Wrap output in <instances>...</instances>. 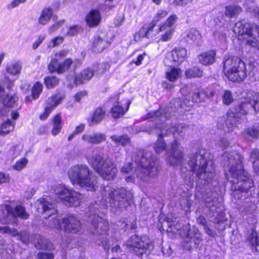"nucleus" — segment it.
Masks as SVG:
<instances>
[{
	"label": "nucleus",
	"mask_w": 259,
	"mask_h": 259,
	"mask_svg": "<svg viewBox=\"0 0 259 259\" xmlns=\"http://www.w3.org/2000/svg\"><path fill=\"white\" fill-rule=\"evenodd\" d=\"M178 132L174 133L175 140L171 146L170 164L173 166H181L182 177L185 182L192 188L197 179L204 184L210 183L214 177V167L207 159L208 153L204 149H200L189 156L187 162H183V153L180 148V141L184 138L188 130L186 125H180L174 128Z\"/></svg>",
	"instance_id": "f257e3e1"
},
{
	"label": "nucleus",
	"mask_w": 259,
	"mask_h": 259,
	"mask_svg": "<svg viewBox=\"0 0 259 259\" xmlns=\"http://www.w3.org/2000/svg\"><path fill=\"white\" fill-rule=\"evenodd\" d=\"M250 243L256 250L259 247V234L256 231H252L248 238Z\"/></svg>",
	"instance_id": "a19ab883"
},
{
	"label": "nucleus",
	"mask_w": 259,
	"mask_h": 259,
	"mask_svg": "<svg viewBox=\"0 0 259 259\" xmlns=\"http://www.w3.org/2000/svg\"><path fill=\"white\" fill-rule=\"evenodd\" d=\"M0 232L2 233H6L10 234L13 236H16L17 235L19 236L20 239L22 240V242L24 243H26L29 241L30 239V235L26 231L21 232L20 233H18L17 231L14 228H10L7 226H0Z\"/></svg>",
	"instance_id": "412c9836"
},
{
	"label": "nucleus",
	"mask_w": 259,
	"mask_h": 259,
	"mask_svg": "<svg viewBox=\"0 0 259 259\" xmlns=\"http://www.w3.org/2000/svg\"><path fill=\"white\" fill-rule=\"evenodd\" d=\"M59 83V79L55 76H48L45 79V84L47 88L51 89Z\"/></svg>",
	"instance_id": "a18cd8bd"
},
{
	"label": "nucleus",
	"mask_w": 259,
	"mask_h": 259,
	"mask_svg": "<svg viewBox=\"0 0 259 259\" xmlns=\"http://www.w3.org/2000/svg\"><path fill=\"white\" fill-rule=\"evenodd\" d=\"M27 163L28 160L26 158H22L15 163V164L13 166V168L17 170H21L25 167Z\"/></svg>",
	"instance_id": "5fc2aeb1"
},
{
	"label": "nucleus",
	"mask_w": 259,
	"mask_h": 259,
	"mask_svg": "<svg viewBox=\"0 0 259 259\" xmlns=\"http://www.w3.org/2000/svg\"><path fill=\"white\" fill-rule=\"evenodd\" d=\"M52 15V10L51 8H46L43 10L38 19V23L46 25L50 20Z\"/></svg>",
	"instance_id": "e433bc0d"
},
{
	"label": "nucleus",
	"mask_w": 259,
	"mask_h": 259,
	"mask_svg": "<svg viewBox=\"0 0 259 259\" xmlns=\"http://www.w3.org/2000/svg\"><path fill=\"white\" fill-rule=\"evenodd\" d=\"M167 14L168 13L166 10H160L157 12L152 21H155V23L156 24L159 21L165 17Z\"/></svg>",
	"instance_id": "6e6d98bb"
},
{
	"label": "nucleus",
	"mask_w": 259,
	"mask_h": 259,
	"mask_svg": "<svg viewBox=\"0 0 259 259\" xmlns=\"http://www.w3.org/2000/svg\"><path fill=\"white\" fill-rule=\"evenodd\" d=\"M224 72L227 77L232 81H242L246 76L244 63L236 57H225Z\"/></svg>",
	"instance_id": "1a4fd4ad"
},
{
	"label": "nucleus",
	"mask_w": 259,
	"mask_h": 259,
	"mask_svg": "<svg viewBox=\"0 0 259 259\" xmlns=\"http://www.w3.org/2000/svg\"><path fill=\"white\" fill-rule=\"evenodd\" d=\"M242 11V8L237 5H231L225 7V15L229 18L236 17Z\"/></svg>",
	"instance_id": "7c9ffc66"
},
{
	"label": "nucleus",
	"mask_w": 259,
	"mask_h": 259,
	"mask_svg": "<svg viewBox=\"0 0 259 259\" xmlns=\"http://www.w3.org/2000/svg\"><path fill=\"white\" fill-rule=\"evenodd\" d=\"M181 108H184V107L181 102L180 99L178 98L171 101L169 106L165 109H160L159 110L151 112L148 114L147 118L151 119V120L156 122V125L150 128L149 131H147V132L150 134H156L158 136L157 140L153 146L154 149L157 154H160L166 150V144L164 142L163 138L168 136L171 133L174 136V133L178 132V130L177 128L174 130V128L177 127L180 125H185L184 124H180L171 126L169 125L168 123H165L166 120L170 118L172 112L178 111ZM174 138L175 140V136H174ZM166 152L170 156L169 159L170 161L171 152V147L169 149L167 150Z\"/></svg>",
	"instance_id": "7ed1b4c3"
},
{
	"label": "nucleus",
	"mask_w": 259,
	"mask_h": 259,
	"mask_svg": "<svg viewBox=\"0 0 259 259\" xmlns=\"http://www.w3.org/2000/svg\"><path fill=\"white\" fill-rule=\"evenodd\" d=\"M95 75V70L92 68H88L79 74L76 75L75 78V83L78 85L83 83L84 82L90 80Z\"/></svg>",
	"instance_id": "b1692460"
},
{
	"label": "nucleus",
	"mask_w": 259,
	"mask_h": 259,
	"mask_svg": "<svg viewBox=\"0 0 259 259\" xmlns=\"http://www.w3.org/2000/svg\"><path fill=\"white\" fill-rule=\"evenodd\" d=\"M91 206L89 207V212H87L89 217V222L91 224L89 231L94 234L104 235L108 230V223L103 218L96 214L91 213Z\"/></svg>",
	"instance_id": "2eb2a0df"
},
{
	"label": "nucleus",
	"mask_w": 259,
	"mask_h": 259,
	"mask_svg": "<svg viewBox=\"0 0 259 259\" xmlns=\"http://www.w3.org/2000/svg\"><path fill=\"white\" fill-rule=\"evenodd\" d=\"M106 135L102 133H94L85 134L82 136V140L89 144H98L106 140Z\"/></svg>",
	"instance_id": "4be33fe9"
},
{
	"label": "nucleus",
	"mask_w": 259,
	"mask_h": 259,
	"mask_svg": "<svg viewBox=\"0 0 259 259\" xmlns=\"http://www.w3.org/2000/svg\"><path fill=\"white\" fill-rule=\"evenodd\" d=\"M43 85L39 82H36L32 89V96L33 99L35 100L38 98L42 91Z\"/></svg>",
	"instance_id": "49530a36"
},
{
	"label": "nucleus",
	"mask_w": 259,
	"mask_h": 259,
	"mask_svg": "<svg viewBox=\"0 0 259 259\" xmlns=\"http://www.w3.org/2000/svg\"><path fill=\"white\" fill-rule=\"evenodd\" d=\"M222 165L227 169L226 178L231 184V189L235 199L245 200L251 197L254 191V184L242 164V157L236 151L225 152Z\"/></svg>",
	"instance_id": "f03ea898"
},
{
	"label": "nucleus",
	"mask_w": 259,
	"mask_h": 259,
	"mask_svg": "<svg viewBox=\"0 0 259 259\" xmlns=\"http://www.w3.org/2000/svg\"><path fill=\"white\" fill-rule=\"evenodd\" d=\"M3 103L5 106L11 107L15 103L17 97L16 96L7 94L6 96L4 95L2 98Z\"/></svg>",
	"instance_id": "37998d69"
},
{
	"label": "nucleus",
	"mask_w": 259,
	"mask_h": 259,
	"mask_svg": "<svg viewBox=\"0 0 259 259\" xmlns=\"http://www.w3.org/2000/svg\"><path fill=\"white\" fill-rule=\"evenodd\" d=\"M202 70L196 67L189 68L185 72V75L188 78L200 77L202 76Z\"/></svg>",
	"instance_id": "ea45409f"
},
{
	"label": "nucleus",
	"mask_w": 259,
	"mask_h": 259,
	"mask_svg": "<svg viewBox=\"0 0 259 259\" xmlns=\"http://www.w3.org/2000/svg\"><path fill=\"white\" fill-rule=\"evenodd\" d=\"M185 39L189 44L199 45L200 42L201 35L198 31L191 29L185 37Z\"/></svg>",
	"instance_id": "cd10ccee"
},
{
	"label": "nucleus",
	"mask_w": 259,
	"mask_h": 259,
	"mask_svg": "<svg viewBox=\"0 0 259 259\" xmlns=\"http://www.w3.org/2000/svg\"><path fill=\"white\" fill-rule=\"evenodd\" d=\"M22 68V64L20 61H14L7 65L6 70L10 75L16 76L20 74Z\"/></svg>",
	"instance_id": "c756f323"
},
{
	"label": "nucleus",
	"mask_w": 259,
	"mask_h": 259,
	"mask_svg": "<svg viewBox=\"0 0 259 259\" xmlns=\"http://www.w3.org/2000/svg\"><path fill=\"white\" fill-rule=\"evenodd\" d=\"M38 259H54V255L53 253L48 252H39L37 253Z\"/></svg>",
	"instance_id": "13d9d810"
},
{
	"label": "nucleus",
	"mask_w": 259,
	"mask_h": 259,
	"mask_svg": "<svg viewBox=\"0 0 259 259\" xmlns=\"http://www.w3.org/2000/svg\"><path fill=\"white\" fill-rule=\"evenodd\" d=\"M182 71L178 68L172 67L165 72V78L171 82H175L181 76Z\"/></svg>",
	"instance_id": "2f4dec72"
},
{
	"label": "nucleus",
	"mask_w": 259,
	"mask_h": 259,
	"mask_svg": "<svg viewBox=\"0 0 259 259\" xmlns=\"http://www.w3.org/2000/svg\"><path fill=\"white\" fill-rule=\"evenodd\" d=\"M87 158L90 164L104 179L111 180L116 177V165L111 159L97 154L92 157L87 156Z\"/></svg>",
	"instance_id": "6e6552de"
},
{
	"label": "nucleus",
	"mask_w": 259,
	"mask_h": 259,
	"mask_svg": "<svg viewBox=\"0 0 259 259\" xmlns=\"http://www.w3.org/2000/svg\"><path fill=\"white\" fill-rule=\"evenodd\" d=\"M250 32V34H248L246 36L243 37L245 44L259 50V27L255 25Z\"/></svg>",
	"instance_id": "aec40b11"
},
{
	"label": "nucleus",
	"mask_w": 259,
	"mask_h": 259,
	"mask_svg": "<svg viewBox=\"0 0 259 259\" xmlns=\"http://www.w3.org/2000/svg\"><path fill=\"white\" fill-rule=\"evenodd\" d=\"M63 98L62 96L58 95L53 96L48 99L46 107H50V108L53 111L58 105L62 102Z\"/></svg>",
	"instance_id": "c9c22d12"
},
{
	"label": "nucleus",
	"mask_w": 259,
	"mask_h": 259,
	"mask_svg": "<svg viewBox=\"0 0 259 259\" xmlns=\"http://www.w3.org/2000/svg\"><path fill=\"white\" fill-rule=\"evenodd\" d=\"M106 113V109L104 107H100L97 108L91 118V122L98 124L100 123L104 118Z\"/></svg>",
	"instance_id": "f704fd0d"
},
{
	"label": "nucleus",
	"mask_w": 259,
	"mask_h": 259,
	"mask_svg": "<svg viewBox=\"0 0 259 259\" xmlns=\"http://www.w3.org/2000/svg\"><path fill=\"white\" fill-rule=\"evenodd\" d=\"M254 111H259V93L254 92H249L248 97L234 109V111L228 113V117L225 124L221 128L225 132L232 131L237 124L240 122L242 115H246L250 108Z\"/></svg>",
	"instance_id": "39448f33"
},
{
	"label": "nucleus",
	"mask_w": 259,
	"mask_h": 259,
	"mask_svg": "<svg viewBox=\"0 0 259 259\" xmlns=\"http://www.w3.org/2000/svg\"><path fill=\"white\" fill-rule=\"evenodd\" d=\"M165 33L161 35V39L163 41H166L169 40L171 37L173 32L172 28H166Z\"/></svg>",
	"instance_id": "052dcab7"
},
{
	"label": "nucleus",
	"mask_w": 259,
	"mask_h": 259,
	"mask_svg": "<svg viewBox=\"0 0 259 259\" xmlns=\"http://www.w3.org/2000/svg\"><path fill=\"white\" fill-rule=\"evenodd\" d=\"M53 224L50 227L58 229L64 230L66 232L77 233L81 231L82 227L80 221L74 215L65 217L62 221L53 218Z\"/></svg>",
	"instance_id": "9d476101"
},
{
	"label": "nucleus",
	"mask_w": 259,
	"mask_h": 259,
	"mask_svg": "<svg viewBox=\"0 0 259 259\" xmlns=\"http://www.w3.org/2000/svg\"><path fill=\"white\" fill-rule=\"evenodd\" d=\"M156 26V24L155 21H152L150 24H149L148 26H145L146 28L147 34H148V38H150L155 35L156 33H158V31H156V32H153V28Z\"/></svg>",
	"instance_id": "864d4df0"
},
{
	"label": "nucleus",
	"mask_w": 259,
	"mask_h": 259,
	"mask_svg": "<svg viewBox=\"0 0 259 259\" xmlns=\"http://www.w3.org/2000/svg\"><path fill=\"white\" fill-rule=\"evenodd\" d=\"M233 101V98L232 93L226 90L223 96V102L225 105H230Z\"/></svg>",
	"instance_id": "8fccbe9b"
},
{
	"label": "nucleus",
	"mask_w": 259,
	"mask_h": 259,
	"mask_svg": "<svg viewBox=\"0 0 259 259\" xmlns=\"http://www.w3.org/2000/svg\"><path fill=\"white\" fill-rule=\"evenodd\" d=\"M137 168L135 174L142 181L151 183L158 172V162L149 151H139L135 157Z\"/></svg>",
	"instance_id": "20e7f679"
},
{
	"label": "nucleus",
	"mask_w": 259,
	"mask_h": 259,
	"mask_svg": "<svg viewBox=\"0 0 259 259\" xmlns=\"http://www.w3.org/2000/svg\"><path fill=\"white\" fill-rule=\"evenodd\" d=\"M132 166L131 162L125 163L121 169V172L123 174H128L132 170Z\"/></svg>",
	"instance_id": "774afa93"
},
{
	"label": "nucleus",
	"mask_w": 259,
	"mask_h": 259,
	"mask_svg": "<svg viewBox=\"0 0 259 259\" xmlns=\"http://www.w3.org/2000/svg\"><path fill=\"white\" fill-rule=\"evenodd\" d=\"M2 213L1 221L6 224L14 223L17 217L25 220L29 217L25 208L21 205H17L14 208L9 204H5L2 207Z\"/></svg>",
	"instance_id": "9b49d317"
},
{
	"label": "nucleus",
	"mask_w": 259,
	"mask_h": 259,
	"mask_svg": "<svg viewBox=\"0 0 259 259\" xmlns=\"http://www.w3.org/2000/svg\"><path fill=\"white\" fill-rule=\"evenodd\" d=\"M177 19V16L176 15H171L164 23L160 27L159 30L160 31H164L166 28H171V26L173 25L176 22Z\"/></svg>",
	"instance_id": "79ce46f5"
},
{
	"label": "nucleus",
	"mask_w": 259,
	"mask_h": 259,
	"mask_svg": "<svg viewBox=\"0 0 259 259\" xmlns=\"http://www.w3.org/2000/svg\"><path fill=\"white\" fill-rule=\"evenodd\" d=\"M54 191L66 205L77 206L80 204V194L65 186L58 185L55 187Z\"/></svg>",
	"instance_id": "f8f14e48"
},
{
	"label": "nucleus",
	"mask_w": 259,
	"mask_h": 259,
	"mask_svg": "<svg viewBox=\"0 0 259 259\" xmlns=\"http://www.w3.org/2000/svg\"><path fill=\"white\" fill-rule=\"evenodd\" d=\"M185 230L188 231L185 238L186 244L184 245L186 249L190 250L191 248V243L193 241L196 245L199 244L202 241L201 236L196 229L189 230V226H185Z\"/></svg>",
	"instance_id": "6ab92c4d"
},
{
	"label": "nucleus",
	"mask_w": 259,
	"mask_h": 259,
	"mask_svg": "<svg viewBox=\"0 0 259 259\" xmlns=\"http://www.w3.org/2000/svg\"><path fill=\"white\" fill-rule=\"evenodd\" d=\"M27 0H13L7 6L8 10H12L18 7L21 4L24 3Z\"/></svg>",
	"instance_id": "680f3d73"
},
{
	"label": "nucleus",
	"mask_w": 259,
	"mask_h": 259,
	"mask_svg": "<svg viewBox=\"0 0 259 259\" xmlns=\"http://www.w3.org/2000/svg\"><path fill=\"white\" fill-rule=\"evenodd\" d=\"M216 53L214 51L204 52L198 57L200 63L204 65L212 64L215 61Z\"/></svg>",
	"instance_id": "bb28decb"
},
{
	"label": "nucleus",
	"mask_w": 259,
	"mask_h": 259,
	"mask_svg": "<svg viewBox=\"0 0 259 259\" xmlns=\"http://www.w3.org/2000/svg\"><path fill=\"white\" fill-rule=\"evenodd\" d=\"M72 63L73 61L70 58L67 59L62 63H59L57 59H52L49 64L48 69L51 72H56L59 74H61L68 70Z\"/></svg>",
	"instance_id": "f3484780"
},
{
	"label": "nucleus",
	"mask_w": 259,
	"mask_h": 259,
	"mask_svg": "<svg viewBox=\"0 0 259 259\" xmlns=\"http://www.w3.org/2000/svg\"><path fill=\"white\" fill-rule=\"evenodd\" d=\"M64 38L61 36H57L53 39L48 44L49 48H54L59 45L62 44Z\"/></svg>",
	"instance_id": "4d7b16f0"
},
{
	"label": "nucleus",
	"mask_w": 259,
	"mask_h": 259,
	"mask_svg": "<svg viewBox=\"0 0 259 259\" xmlns=\"http://www.w3.org/2000/svg\"><path fill=\"white\" fill-rule=\"evenodd\" d=\"M52 134L53 136L58 135L62 128V119L60 114L56 115L52 119Z\"/></svg>",
	"instance_id": "72a5a7b5"
},
{
	"label": "nucleus",
	"mask_w": 259,
	"mask_h": 259,
	"mask_svg": "<svg viewBox=\"0 0 259 259\" xmlns=\"http://www.w3.org/2000/svg\"><path fill=\"white\" fill-rule=\"evenodd\" d=\"M111 140L119 145L125 146L130 143V140L126 135H113L110 137Z\"/></svg>",
	"instance_id": "58836bf2"
},
{
	"label": "nucleus",
	"mask_w": 259,
	"mask_h": 259,
	"mask_svg": "<svg viewBox=\"0 0 259 259\" xmlns=\"http://www.w3.org/2000/svg\"><path fill=\"white\" fill-rule=\"evenodd\" d=\"M50 107H45L44 112L40 114L39 118L41 120H46L49 116L52 110L50 108Z\"/></svg>",
	"instance_id": "338daca9"
},
{
	"label": "nucleus",
	"mask_w": 259,
	"mask_h": 259,
	"mask_svg": "<svg viewBox=\"0 0 259 259\" xmlns=\"http://www.w3.org/2000/svg\"><path fill=\"white\" fill-rule=\"evenodd\" d=\"M31 241L38 249H44L48 247V241L39 234H34L31 236Z\"/></svg>",
	"instance_id": "473e14b6"
},
{
	"label": "nucleus",
	"mask_w": 259,
	"mask_h": 259,
	"mask_svg": "<svg viewBox=\"0 0 259 259\" xmlns=\"http://www.w3.org/2000/svg\"><path fill=\"white\" fill-rule=\"evenodd\" d=\"M142 37L148 38V34H147L146 28L145 26H144L140 29L138 33H136L135 35L134 38L136 41H140Z\"/></svg>",
	"instance_id": "603ef678"
},
{
	"label": "nucleus",
	"mask_w": 259,
	"mask_h": 259,
	"mask_svg": "<svg viewBox=\"0 0 259 259\" xmlns=\"http://www.w3.org/2000/svg\"><path fill=\"white\" fill-rule=\"evenodd\" d=\"M109 69V65L107 63H102L94 66L93 69L95 70V74H101Z\"/></svg>",
	"instance_id": "09e8293b"
},
{
	"label": "nucleus",
	"mask_w": 259,
	"mask_h": 259,
	"mask_svg": "<svg viewBox=\"0 0 259 259\" xmlns=\"http://www.w3.org/2000/svg\"><path fill=\"white\" fill-rule=\"evenodd\" d=\"M255 26L252 25L250 23L243 21H238L234 27V32L239 35H243L246 36L254 29Z\"/></svg>",
	"instance_id": "5701e85b"
},
{
	"label": "nucleus",
	"mask_w": 259,
	"mask_h": 259,
	"mask_svg": "<svg viewBox=\"0 0 259 259\" xmlns=\"http://www.w3.org/2000/svg\"><path fill=\"white\" fill-rule=\"evenodd\" d=\"M64 22L65 21L62 20L52 25L49 29V33L51 34L54 32L56 30L60 28L64 23Z\"/></svg>",
	"instance_id": "e2e57ef3"
},
{
	"label": "nucleus",
	"mask_w": 259,
	"mask_h": 259,
	"mask_svg": "<svg viewBox=\"0 0 259 259\" xmlns=\"http://www.w3.org/2000/svg\"><path fill=\"white\" fill-rule=\"evenodd\" d=\"M46 38V35H40L37 39L33 43L32 48L33 50H36L40 45L42 42Z\"/></svg>",
	"instance_id": "69168bd1"
},
{
	"label": "nucleus",
	"mask_w": 259,
	"mask_h": 259,
	"mask_svg": "<svg viewBox=\"0 0 259 259\" xmlns=\"http://www.w3.org/2000/svg\"><path fill=\"white\" fill-rule=\"evenodd\" d=\"M72 63L73 61L70 58L67 59L62 63H59L57 59H52L49 64L48 69L51 72H56L59 74H61L68 70Z\"/></svg>",
	"instance_id": "a211bd4d"
},
{
	"label": "nucleus",
	"mask_w": 259,
	"mask_h": 259,
	"mask_svg": "<svg viewBox=\"0 0 259 259\" xmlns=\"http://www.w3.org/2000/svg\"><path fill=\"white\" fill-rule=\"evenodd\" d=\"M39 204L43 209L44 213L47 214L49 217L56 212L55 203H52L49 202L48 198H40L37 203Z\"/></svg>",
	"instance_id": "393cba45"
},
{
	"label": "nucleus",
	"mask_w": 259,
	"mask_h": 259,
	"mask_svg": "<svg viewBox=\"0 0 259 259\" xmlns=\"http://www.w3.org/2000/svg\"><path fill=\"white\" fill-rule=\"evenodd\" d=\"M125 112L123 108L119 105L113 107L111 110L112 115L115 118H118L122 116L124 114Z\"/></svg>",
	"instance_id": "c03bdc74"
},
{
	"label": "nucleus",
	"mask_w": 259,
	"mask_h": 259,
	"mask_svg": "<svg viewBox=\"0 0 259 259\" xmlns=\"http://www.w3.org/2000/svg\"><path fill=\"white\" fill-rule=\"evenodd\" d=\"M101 16L97 10H92L86 16V21L90 27L96 26L100 23Z\"/></svg>",
	"instance_id": "a878e982"
},
{
	"label": "nucleus",
	"mask_w": 259,
	"mask_h": 259,
	"mask_svg": "<svg viewBox=\"0 0 259 259\" xmlns=\"http://www.w3.org/2000/svg\"><path fill=\"white\" fill-rule=\"evenodd\" d=\"M109 45L107 40L104 39L100 36H95L93 40L92 49L94 52L100 53L105 49Z\"/></svg>",
	"instance_id": "c85d7f7f"
},
{
	"label": "nucleus",
	"mask_w": 259,
	"mask_h": 259,
	"mask_svg": "<svg viewBox=\"0 0 259 259\" xmlns=\"http://www.w3.org/2000/svg\"><path fill=\"white\" fill-rule=\"evenodd\" d=\"M68 51L66 50H62L59 52L56 53L55 54V58L53 59H57L58 61L59 60L63 59L65 57H66L68 54Z\"/></svg>",
	"instance_id": "0e129e2a"
},
{
	"label": "nucleus",
	"mask_w": 259,
	"mask_h": 259,
	"mask_svg": "<svg viewBox=\"0 0 259 259\" xmlns=\"http://www.w3.org/2000/svg\"><path fill=\"white\" fill-rule=\"evenodd\" d=\"M101 195L100 201L103 206H107L109 203L111 206L120 208L130 205L133 198L131 191L122 187L115 189L108 185L102 188Z\"/></svg>",
	"instance_id": "423d86ee"
},
{
	"label": "nucleus",
	"mask_w": 259,
	"mask_h": 259,
	"mask_svg": "<svg viewBox=\"0 0 259 259\" xmlns=\"http://www.w3.org/2000/svg\"><path fill=\"white\" fill-rule=\"evenodd\" d=\"M14 128V124L12 123L11 120L8 119L0 126V135L5 136L13 131Z\"/></svg>",
	"instance_id": "4c0bfd02"
},
{
	"label": "nucleus",
	"mask_w": 259,
	"mask_h": 259,
	"mask_svg": "<svg viewBox=\"0 0 259 259\" xmlns=\"http://www.w3.org/2000/svg\"><path fill=\"white\" fill-rule=\"evenodd\" d=\"M187 57V50L183 48H177L174 49L169 55L164 60V63L169 65L167 61L172 60L174 65H179L184 61Z\"/></svg>",
	"instance_id": "dca6fc26"
},
{
	"label": "nucleus",
	"mask_w": 259,
	"mask_h": 259,
	"mask_svg": "<svg viewBox=\"0 0 259 259\" xmlns=\"http://www.w3.org/2000/svg\"><path fill=\"white\" fill-rule=\"evenodd\" d=\"M126 248L129 252L142 257L149 249L152 244L146 241L145 237L137 235L131 236L126 241Z\"/></svg>",
	"instance_id": "ddd939ff"
},
{
	"label": "nucleus",
	"mask_w": 259,
	"mask_h": 259,
	"mask_svg": "<svg viewBox=\"0 0 259 259\" xmlns=\"http://www.w3.org/2000/svg\"><path fill=\"white\" fill-rule=\"evenodd\" d=\"M200 96V102L205 101L206 99L212 97L214 95L212 91L207 90H201L198 91Z\"/></svg>",
	"instance_id": "de8ad7c7"
},
{
	"label": "nucleus",
	"mask_w": 259,
	"mask_h": 259,
	"mask_svg": "<svg viewBox=\"0 0 259 259\" xmlns=\"http://www.w3.org/2000/svg\"><path fill=\"white\" fill-rule=\"evenodd\" d=\"M196 193L195 196L199 199H201L205 203L206 207L211 208L213 211V207L218 206V194L214 190H211L209 186L205 188H201L200 186H196Z\"/></svg>",
	"instance_id": "4468645a"
},
{
	"label": "nucleus",
	"mask_w": 259,
	"mask_h": 259,
	"mask_svg": "<svg viewBox=\"0 0 259 259\" xmlns=\"http://www.w3.org/2000/svg\"><path fill=\"white\" fill-rule=\"evenodd\" d=\"M68 177L73 185H77L88 191H94L97 177L86 164L73 165L68 171Z\"/></svg>",
	"instance_id": "0eeeda50"
},
{
	"label": "nucleus",
	"mask_w": 259,
	"mask_h": 259,
	"mask_svg": "<svg viewBox=\"0 0 259 259\" xmlns=\"http://www.w3.org/2000/svg\"><path fill=\"white\" fill-rule=\"evenodd\" d=\"M245 134L249 137L256 138L259 136V127L257 130L254 128H248L245 131Z\"/></svg>",
	"instance_id": "bf43d9fd"
},
{
	"label": "nucleus",
	"mask_w": 259,
	"mask_h": 259,
	"mask_svg": "<svg viewBox=\"0 0 259 259\" xmlns=\"http://www.w3.org/2000/svg\"><path fill=\"white\" fill-rule=\"evenodd\" d=\"M180 204L184 209L188 211L191 207L192 202L189 197L183 198L180 201Z\"/></svg>",
	"instance_id": "3c124183"
}]
</instances>
